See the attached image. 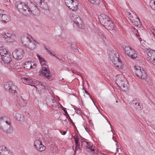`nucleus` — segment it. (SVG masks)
Instances as JSON below:
<instances>
[{
	"instance_id": "6ab92c4d",
	"label": "nucleus",
	"mask_w": 155,
	"mask_h": 155,
	"mask_svg": "<svg viewBox=\"0 0 155 155\" xmlns=\"http://www.w3.org/2000/svg\"><path fill=\"white\" fill-rule=\"evenodd\" d=\"M2 59L4 62L6 64H9L11 62L12 59L8 53H7L5 55L2 56Z\"/></svg>"
},
{
	"instance_id": "f3484780",
	"label": "nucleus",
	"mask_w": 155,
	"mask_h": 155,
	"mask_svg": "<svg viewBox=\"0 0 155 155\" xmlns=\"http://www.w3.org/2000/svg\"><path fill=\"white\" fill-rule=\"evenodd\" d=\"M74 23L81 28H84V25L82 24V20L80 17H77L76 19L74 20Z\"/></svg>"
},
{
	"instance_id": "680f3d73",
	"label": "nucleus",
	"mask_w": 155,
	"mask_h": 155,
	"mask_svg": "<svg viewBox=\"0 0 155 155\" xmlns=\"http://www.w3.org/2000/svg\"><path fill=\"white\" fill-rule=\"evenodd\" d=\"M136 35H137V36H139V35H137V34H136Z\"/></svg>"
},
{
	"instance_id": "9b49d317",
	"label": "nucleus",
	"mask_w": 155,
	"mask_h": 155,
	"mask_svg": "<svg viewBox=\"0 0 155 155\" xmlns=\"http://www.w3.org/2000/svg\"><path fill=\"white\" fill-rule=\"evenodd\" d=\"M34 145L36 149L39 151H43L45 150V147L43 145L42 143L39 140H37L35 141Z\"/></svg>"
},
{
	"instance_id": "7ed1b4c3",
	"label": "nucleus",
	"mask_w": 155,
	"mask_h": 155,
	"mask_svg": "<svg viewBox=\"0 0 155 155\" xmlns=\"http://www.w3.org/2000/svg\"><path fill=\"white\" fill-rule=\"evenodd\" d=\"M29 37L31 38L30 36H22L21 38V40L22 43L29 49L30 50H34L36 47V43L38 44V43L36 42L35 40L32 41Z\"/></svg>"
},
{
	"instance_id": "4468645a",
	"label": "nucleus",
	"mask_w": 155,
	"mask_h": 155,
	"mask_svg": "<svg viewBox=\"0 0 155 155\" xmlns=\"http://www.w3.org/2000/svg\"><path fill=\"white\" fill-rule=\"evenodd\" d=\"M109 55L110 58L113 63L117 61L119 59L118 53L114 51H111Z\"/></svg>"
},
{
	"instance_id": "37998d69",
	"label": "nucleus",
	"mask_w": 155,
	"mask_h": 155,
	"mask_svg": "<svg viewBox=\"0 0 155 155\" xmlns=\"http://www.w3.org/2000/svg\"><path fill=\"white\" fill-rule=\"evenodd\" d=\"M75 112L77 114H80L81 113V111L79 110L76 109H75Z\"/></svg>"
},
{
	"instance_id": "f8f14e48",
	"label": "nucleus",
	"mask_w": 155,
	"mask_h": 155,
	"mask_svg": "<svg viewBox=\"0 0 155 155\" xmlns=\"http://www.w3.org/2000/svg\"><path fill=\"white\" fill-rule=\"evenodd\" d=\"M3 35L6 40L7 41L13 42L16 39L15 36L13 34L9 33H5Z\"/></svg>"
},
{
	"instance_id": "49530a36",
	"label": "nucleus",
	"mask_w": 155,
	"mask_h": 155,
	"mask_svg": "<svg viewBox=\"0 0 155 155\" xmlns=\"http://www.w3.org/2000/svg\"><path fill=\"white\" fill-rule=\"evenodd\" d=\"M75 144L80 143L78 142V138L77 139H75Z\"/></svg>"
},
{
	"instance_id": "0e129e2a",
	"label": "nucleus",
	"mask_w": 155,
	"mask_h": 155,
	"mask_svg": "<svg viewBox=\"0 0 155 155\" xmlns=\"http://www.w3.org/2000/svg\"><path fill=\"white\" fill-rule=\"evenodd\" d=\"M112 133L113 134V131H112Z\"/></svg>"
},
{
	"instance_id": "864d4df0",
	"label": "nucleus",
	"mask_w": 155,
	"mask_h": 155,
	"mask_svg": "<svg viewBox=\"0 0 155 155\" xmlns=\"http://www.w3.org/2000/svg\"><path fill=\"white\" fill-rule=\"evenodd\" d=\"M74 139V140H75V139H77L78 138H77V137L76 136H74L73 137Z\"/></svg>"
},
{
	"instance_id": "c85d7f7f",
	"label": "nucleus",
	"mask_w": 155,
	"mask_h": 155,
	"mask_svg": "<svg viewBox=\"0 0 155 155\" xmlns=\"http://www.w3.org/2000/svg\"><path fill=\"white\" fill-rule=\"evenodd\" d=\"M50 150L54 153H57L58 151V147L54 144H51L50 147Z\"/></svg>"
},
{
	"instance_id": "f257e3e1",
	"label": "nucleus",
	"mask_w": 155,
	"mask_h": 155,
	"mask_svg": "<svg viewBox=\"0 0 155 155\" xmlns=\"http://www.w3.org/2000/svg\"><path fill=\"white\" fill-rule=\"evenodd\" d=\"M10 118L4 116L0 117V129L7 133H11L12 131Z\"/></svg>"
},
{
	"instance_id": "cd10ccee",
	"label": "nucleus",
	"mask_w": 155,
	"mask_h": 155,
	"mask_svg": "<svg viewBox=\"0 0 155 155\" xmlns=\"http://www.w3.org/2000/svg\"><path fill=\"white\" fill-rule=\"evenodd\" d=\"M8 52L6 48L3 47H1L0 48V54L2 56L5 55Z\"/></svg>"
},
{
	"instance_id": "473e14b6",
	"label": "nucleus",
	"mask_w": 155,
	"mask_h": 155,
	"mask_svg": "<svg viewBox=\"0 0 155 155\" xmlns=\"http://www.w3.org/2000/svg\"><path fill=\"white\" fill-rule=\"evenodd\" d=\"M63 110H64V112L65 113V115L66 116L67 118L68 119V120L69 121H70V120H71V119L70 117L69 114H68L67 111L65 110V108H64L63 109Z\"/></svg>"
},
{
	"instance_id": "e2e57ef3",
	"label": "nucleus",
	"mask_w": 155,
	"mask_h": 155,
	"mask_svg": "<svg viewBox=\"0 0 155 155\" xmlns=\"http://www.w3.org/2000/svg\"><path fill=\"white\" fill-rule=\"evenodd\" d=\"M56 58H58V57H56Z\"/></svg>"
},
{
	"instance_id": "de8ad7c7",
	"label": "nucleus",
	"mask_w": 155,
	"mask_h": 155,
	"mask_svg": "<svg viewBox=\"0 0 155 155\" xmlns=\"http://www.w3.org/2000/svg\"><path fill=\"white\" fill-rule=\"evenodd\" d=\"M37 57L38 58L39 61L41 60V59H43L42 58H40V56L38 54H37Z\"/></svg>"
},
{
	"instance_id": "a211bd4d",
	"label": "nucleus",
	"mask_w": 155,
	"mask_h": 155,
	"mask_svg": "<svg viewBox=\"0 0 155 155\" xmlns=\"http://www.w3.org/2000/svg\"><path fill=\"white\" fill-rule=\"evenodd\" d=\"M33 64V63L31 62L28 61L24 64L23 67L25 69L28 70L31 68H34L36 67V65L33 64V66L32 65Z\"/></svg>"
},
{
	"instance_id": "4d7b16f0",
	"label": "nucleus",
	"mask_w": 155,
	"mask_h": 155,
	"mask_svg": "<svg viewBox=\"0 0 155 155\" xmlns=\"http://www.w3.org/2000/svg\"><path fill=\"white\" fill-rule=\"evenodd\" d=\"M118 149H118V148H117V152H118Z\"/></svg>"
},
{
	"instance_id": "a19ab883",
	"label": "nucleus",
	"mask_w": 155,
	"mask_h": 155,
	"mask_svg": "<svg viewBox=\"0 0 155 155\" xmlns=\"http://www.w3.org/2000/svg\"><path fill=\"white\" fill-rule=\"evenodd\" d=\"M71 47L73 48H75L76 46L75 44L74 43H71Z\"/></svg>"
},
{
	"instance_id": "052dcab7",
	"label": "nucleus",
	"mask_w": 155,
	"mask_h": 155,
	"mask_svg": "<svg viewBox=\"0 0 155 155\" xmlns=\"http://www.w3.org/2000/svg\"><path fill=\"white\" fill-rule=\"evenodd\" d=\"M16 68V69H17V68H19L18 67V68Z\"/></svg>"
},
{
	"instance_id": "c03bdc74",
	"label": "nucleus",
	"mask_w": 155,
	"mask_h": 155,
	"mask_svg": "<svg viewBox=\"0 0 155 155\" xmlns=\"http://www.w3.org/2000/svg\"><path fill=\"white\" fill-rule=\"evenodd\" d=\"M40 88H41V90H43V89H46V88H45V85H43V84L40 87Z\"/></svg>"
},
{
	"instance_id": "13d9d810",
	"label": "nucleus",
	"mask_w": 155,
	"mask_h": 155,
	"mask_svg": "<svg viewBox=\"0 0 155 155\" xmlns=\"http://www.w3.org/2000/svg\"><path fill=\"white\" fill-rule=\"evenodd\" d=\"M117 145H118L117 142L116 143V145L117 146Z\"/></svg>"
},
{
	"instance_id": "f704fd0d",
	"label": "nucleus",
	"mask_w": 155,
	"mask_h": 155,
	"mask_svg": "<svg viewBox=\"0 0 155 155\" xmlns=\"http://www.w3.org/2000/svg\"><path fill=\"white\" fill-rule=\"evenodd\" d=\"M22 80L26 83H31L32 82V81L31 80L28 78H22Z\"/></svg>"
},
{
	"instance_id": "72a5a7b5",
	"label": "nucleus",
	"mask_w": 155,
	"mask_h": 155,
	"mask_svg": "<svg viewBox=\"0 0 155 155\" xmlns=\"http://www.w3.org/2000/svg\"><path fill=\"white\" fill-rule=\"evenodd\" d=\"M128 16L129 17V19L130 20V21H133L134 20V17H133L132 15H131V13L130 12L128 13Z\"/></svg>"
},
{
	"instance_id": "393cba45",
	"label": "nucleus",
	"mask_w": 155,
	"mask_h": 155,
	"mask_svg": "<svg viewBox=\"0 0 155 155\" xmlns=\"http://www.w3.org/2000/svg\"><path fill=\"white\" fill-rule=\"evenodd\" d=\"M84 142L86 143V147L87 148L90 149L92 152H94V153L97 152V150L94 148H93L92 145L86 141ZM94 148H95V147H94Z\"/></svg>"
},
{
	"instance_id": "2eb2a0df",
	"label": "nucleus",
	"mask_w": 155,
	"mask_h": 155,
	"mask_svg": "<svg viewBox=\"0 0 155 155\" xmlns=\"http://www.w3.org/2000/svg\"><path fill=\"white\" fill-rule=\"evenodd\" d=\"M41 73L48 79L51 77L50 70L48 68L43 67L41 68Z\"/></svg>"
},
{
	"instance_id": "8fccbe9b",
	"label": "nucleus",
	"mask_w": 155,
	"mask_h": 155,
	"mask_svg": "<svg viewBox=\"0 0 155 155\" xmlns=\"http://www.w3.org/2000/svg\"><path fill=\"white\" fill-rule=\"evenodd\" d=\"M63 135H64L66 134V132L65 131H63V133H62V132L61 131L60 132Z\"/></svg>"
},
{
	"instance_id": "6e6552de",
	"label": "nucleus",
	"mask_w": 155,
	"mask_h": 155,
	"mask_svg": "<svg viewBox=\"0 0 155 155\" xmlns=\"http://www.w3.org/2000/svg\"><path fill=\"white\" fill-rule=\"evenodd\" d=\"M124 49L125 54L130 58L134 59L137 57V55L136 52L130 47L125 46Z\"/></svg>"
},
{
	"instance_id": "aec40b11",
	"label": "nucleus",
	"mask_w": 155,
	"mask_h": 155,
	"mask_svg": "<svg viewBox=\"0 0 155 155\" xmlns=\"http://www.w3.org/2000/svg\"><path fill=\"white\" fill-rule=\"evenodd\" d=\"M0 18L2 21L5 23L8 22L10 20V16L7 14H0Z\"/></svg>"
},
{
	"instance_id": "3c124183",
	"label": "nucleus",
	"mask_w": 155,
	"mask_h": 155,
	"mask_svg": "<svg viewBox=\"0 0 155 155\" xmlns=\"http://www.w3.org/2000/svg\"><path fill=\"white\" fill-rule=\"evenodd\" d=\"M7 155H14V154H13L12 152H10Z\"/></svg>"
},
{
	"instance_id": "f03ea898",
	"label": "nucleus",
	"mask_w": 155,
	"mask_h": 155,
	"mask_svg": "<svg viewBox=\"0 0 155 155\" xmlns=\"http://www.w3.org/2000/svg\"><path fill=\"white\" fill-rule=\"evenodd\" d=\"M99 19L100 22L107 30H114V24L107 15L102 14L100 15Z\"/></svg>"
},
{
	"instance_id": "423d86ee",
	"label": "nucleus",
	"mask_w": 155,
	"mask_h": 155,
	"mask_svg": "<svg viewBox=\"0 0 155 155\" xmlns=\"http://www.w3.org/2000/svg\"><path fill=\"white\" fill-rule=\"evenodd\" d=\"M64 2L67 6L72 10L76 11L78 9V3L76 0H64Z\"/></svg>"
},
{
	"instance_id": "39448f33",
	"label": "nucleus",
	"mask_w": 155,
	"mask_h": 155,
	"mask_svg": "<svg viewBox=\"0 0 155 155\" xmlns=\"http://www.w3.org/2000/svg\"><path fill=\"white\" fill-rule=\"evenodd\" d=\"M116 83L121 89L124 90H125L127 88L128 83L122 76L118 77L116 80Z\"/></svg>"
},
{
	"instance_id": "0eeeda50",
	"label": "nucleus",
	"mask_w": 155,
	"mask_h": 155,
	"mask_svg": "<svg viewBox=\"0 0 155 155\" xmlns=\"http://www.w3.org/2000/svg\"><path fill=\"white\" fill-rule=\"evenodd\" d=\"M4 87L6 90L8 91L12 94L16 92L17 87L11 82H7L5 83Z\"/></svg>"
},
{
	"instance_id": "e433bc0d",
	"label": "nucleus",
	"mask_w": 155,
	"mask_h": 155,
	"mask_svg": "<svg viewBox=\"0 0 155 155\" xmlns=\"http://www.w3.org/2000/svg\"><path fill=\"white\" fill-rule=\"evenodd\" d=\"M40 61L42 66L45 64L46 61L43 59H41V60Z\"/></svg>"
},
{
	"instance_id": "603ef678",
	"label": "nucleus",
	"mask_w": 155,
	"mask_h": 155,
	"mask_svg": "<svg viewBox=\"0 0 155 155\" xmlns=\"http://www.w3.org/2000/svg\"><path fill=\"white\" fill-rule=\"evenodd\" d=\"M69 121L72 123L73 125H74V123L71 119Z\"/></svg>"
},
{
	"instance_id": "4be33fe9",
	"label": "nucleus",
	"mask_w": 155,
	"mask_h": 155,
	"mask_svg": "<svg viewBox=\"0 0 155 155\" xmlns=\"http://www.w3.org/2000/svg\"><path fill=\"white\" fill-rule=\"evenodd\" d=\"M25 9L24 10H23V13L25 15H30L31 13V9L28 7V6L25 4V5L23 6Z\"/></svg>"
},
{
	"instance_id": "bf43d9fd",
	"label": "nucleus",
	"mask_w": 155,
	"mask_h": 155,
	"mask_svg": "<svg viewBox=\"0 0 155 155\" xmlns=\"http://www.w3.org/2000/svg\"><path fill=\"white\" fill-rule=\"evenodd\" d=\"M85 92L86 93H87V91H86V90H85Z\"/></svg>"
},
{
	"instance_id": "dca6fc26",
	"label": "nucleus",
	"mask_w": 155,
	"mask_h": 155,
	"mask_svg": "<svg viewBox=\"0 0 155 155\" xmlns=\"http://www.w3.org/2000/svg\"><path fill=\"white\" fill-rule=\"evenodd\" d=\"M12 113V115L18 120L21 121L23 120V117L22 115L17 111L13 110Z\"/></svg>"
},
{
	"instance_id": "58836bf2",
	"label": "nucleus",
	"mask_w": 155,
	"mask_h": 155,
	"mask_svg": "<svg viewBox=\"0 0 155 155\" xmlns=\"http://www.w3.org/2000/svg\"><path fill=\"white\" fill-rule=\"evenodd\" d=\"M151 32L153 35L155 37V29L154 28H152Z\"/></svg>"
},
{
	"instance_id": "a18cd8bd",
	"label": "nucleus",
	"mask_w": 155,
	"mask_h": 155,
	"mask_svg": "<svg viewBox=\"0 0 155 155\" xmlns=\"http://www.w3.org/2000/svg\"><path fill=\"white\" fill-rule=\"evenodd\" d=\"M84 128H85V129L86 130L87 132H89L90 131V129L88 127H85Z\"/></svg>"
},
{
	"instance_id": "9d476101",
	"label": "nucleus",
	"mask_w": 155,
	"mask_h": 155,
	"mask_svg": "<svg viewBox=\"0 0 155 155\" xmlns=\"http://www.w3.org/2000/svg\"><path fill=\"white\" fill-rule=\"evenodd\" d=\"M147 60L155 65V51L150 50L147 54Z\"/></svg>"
},
{
	"instance_id": "1a4fd4ad",
	"label": "nucleus",
	"mask_w": 155,
	"mask_h": 155,
	"mask_svg": "<svg viewBox=\"0 0 155 155\" xmlns=\"http://www.w3.org/2000/svg\"><path fill=\"white\" fill-rule=\"evenodd\" d=\"M25 54L24 50L21 48H19L13 51L12 52L13 57L17 60H21Z\"/></svg>"
},
{
	"instance_id": "4c0bfd02",
	"label": "nucleus",
	"mask_w": 155,
	"mask_h": 155,
	"mask_svg": "<svg viewBox=\"0 0 155 155\" xmlns=\"http://www.w3.org/2000/svg\"><path fill=\"white\" fill-rule=\"evenodd\" d=\"M76 144V145H75V149L74 152L76 153V151L77 150V148H78L79 149H80V143H78V144Z\"/></svg>"
},
{
	"instance_id": "09e8293b",
	"label": "nucleus",
	"mask_w": 155,
	"mask_h": 155,
	"mask_svg": "<svg viewBox=\"0 0 155 155\" xmlns=\"http://www.w3.org/2000/svg\"><path fill=\"white\" fill-rule=\"evenodd\" d=\"M42 84H43L41 82H39L38 84V87H40Z\"/></svg>"
},
{
	"instance_id": "7c9ffc66",
	"label": "nucleus",
	"mask_w": 155,
	"mask_h": 155,
	"mask_svg": "<svg viewBox=\"0 0 155 155\" xmlns=\"http://www.w3.org/2000/svg\"><path fill=\"white\" fill-rule=\"evenodd\" d=\"M39 4L40 5H42V6L45 9H47L48 10H49V8L48 6L47 3L45 4L44 2V0H40L39 2Z\"/></svg>"
},
{
	"instance_id": "5701e85b",
	"label": "nucleus",
	"mask_w": 155,
	"mask_h": 155,
	"mask_svg": "<svg viewBox=\"0 0 155 155\" xmlns=\"http://www.w3.org/2000/svg\"><path fill=\"white\" fill-rule=\"evenodd\" d=\"M134 18V20L133 21H131V22L134 25L137 26H139V27H140L141 26V23L139 18L135 16Z\"/></svg>"
},
{
	"instance_id": "20e7f679",
	"label": "nucleus",
	"mask_w": 155,
	"mask_h": 155,
	"mask_svg": "<svg viewBox=\"0 0 155 155\" xmlns=\"http://www.w3.org/2000/svg\"><path fill=\"white\" fill-rule=\"evenodd\" d=\"M134 68L136 75L142 80H146L147 78V74L143 68L141 69L139 66H135Z\"/></svg>"
},
{
	"instance_id": "2f4dec72",
	"label": "nucleus",
	"mask_w": 155,
	"mask_h": 155,
	"mask_svg": "<svg viewBox=\"0 0 155 155\" xmlns=\"http://www.w3.org/2000/svg\"><path fill=\"white\" fill-rule=\"evenodd\" d=\"M88 1L92 4L95 5H99L100 3V0H88Z\"/></svg>"
},
{
	"instance_id": "a878e982",
	"label": "nucleus",
	"mask_w": 155,
	"mask_h": 155,
	"mask_svg": "<svg viewBox=\"0 0 155 155\" xmlns=\"http://www.w3.org/2000/svg\"><path fill=\"white\" fill-rule=\"evenodd\" d=\"M52 101V102L51 104L52 108L54 110H57L59 109V107L55 101Z\"/></svg>"
},
{
	"instance_id": "b1692460",
	"label": "nucleus",
	"mask_w": 155,
	"mask_h": 155,
	"mask_svg": "<svg viewBox=\"0 0 155 155\" xmlns=\"http://www.w3.org/2000/svg\"><path fill=\"white\" fill-rule=\"evenodd\" d=\"M18 104L20 107H25L26 104V101L21 98L19 99Z\"/></svg>"
},
{
	"instance_id": "c756f323",
	"label": "nucleus",
	"mask_w": 155,
	"mask_h": 155,
	"mask_svg": "<svg viewBox=\"0 0 155 155\" xmlns=\"http://www.w3.org/2000/svg\"><path fill=\"white\" fill-rule=\"evenodd\" d=\"M25 5V3L22 2H19V4L17 6V8L20 11L22 12L23 10H24L25 9L23 6Z\"/></svg>"
},
{
	"instance_id": "412c9836",
	"label": "nucleus",
	"mask_w": 155,
	"mask_h": 155,
	"mask_svg": "<svg viewBox=\"0 0 155 155\" xmlns=\"http://www.w3.org/2000/svg\"><path fill=\"white\" fill-rule=\"evenodd\" d=\"M10 152L4 146L0 147V153L1 155H7Z\"/></svg>"
},
{
	"instance_id": "5fc2aeb1",
	"label": "nucleus",
	"mask_w": 155,
	"mask_h": 155,
	"mask_svg": "<svg viewBox=\"0 0 155 155\" xmlns=\"http://www.w3.org/2000/svg\"><path fill=\"white\" fill-rule=\"evenodd\" d=\"M109 124H110V127H111V128L112 129V126L111 124L109 122Z\"/></svg>"
},
{
	"instance_id": "c9c22d12",
	"label": "nucleus",
	"mask_w": 155,
	"mask_h": 155,
	"mask_svg": "<svg viewBox=\"0 0 155 155\" xmlns=\"http://www.w3.org/2000/svg\"><path fill=\"white\" fill-rule=\"evenodd\" d=\"M46 49L47 51L48 54H50L51 55H53L54 56H55V55L54 54H53V53H54L53 51H50L47 48H46Z\"/></svg>"
},
{
	"instance_id": "bb28decb",
	"label": "nucleus",
	"mask_w": 155,
	"mask_h": 155,
	"mask_svg": "<svg viewBox=\"0 0 155 155\" xmlns=\"http://www.w3.org/2000/svg\"><path fill=\"white\" fill-rule=\"evenodd\" d=\"M113 64L115 66L119 69H121L123 68L122 63L119 59L117 61L115 62Z\"/></svg>"
},
{
	"instance_id": "79ce46f5",
	"label": "nucleus",
	"mask_w": 155,
	"mask_h": 155,
	"mask_svg": "<svg viewBox=\"0 0 155 155\" xmlns=\"http://www.w3.org/2000/svg\"><path fill=\"white\" fill-rule=\"evenodd\" d=\"M150 4L151 6V5L153 6V5H155V1H153V0H151L150 2Z\"/></svg>"
},
{
	"instance_id": "6e6d98bb",
	"label": "nucleus",
	"mask_w": 155,
	"mask_h": 155,
	"mask_svg": "<svg viewBox=\"0 0 155 155\" xmlns=\"http://www.w3.org/2000/svg\"><path fill=\"white\" fill-rule=\"evenodd\" d=\"M2 73V70L0 69V74H1Z\"/></svg>"
},
{
	"instance_id": "ea45409f",
	"label": "nucleus",
	"mask_w": 155,
	"mask_h": 155,
	"mask_svg": "<svg viewBox=\"0 0 155 155\" xmlns=\"http://www.w3.org/2000/svg\"><path fill=\"white\" fill-rule=\"evenodd\" d=\"M101 38L103 39V41L104 42H105L107 40L106 38L105 37L104 35L102 36Z\"/></svg>"
},
{
	"instance_id": "ddd939ff",
	"label": "nucleus",
	"mask_w": 155,
	"mask_h": 155,
	"mask_svg": "<svg viewBox=\"0 0 155 155\" xmlns=\"http://www.w3.org/2000/svg\"><path fill=\"white\" fill-rule=\"evenodd\" d=\"M132 107L136 110L140 111L143 108L142 104L136 100H134L132 101Z\"/></svg>"
}]
</instances>
